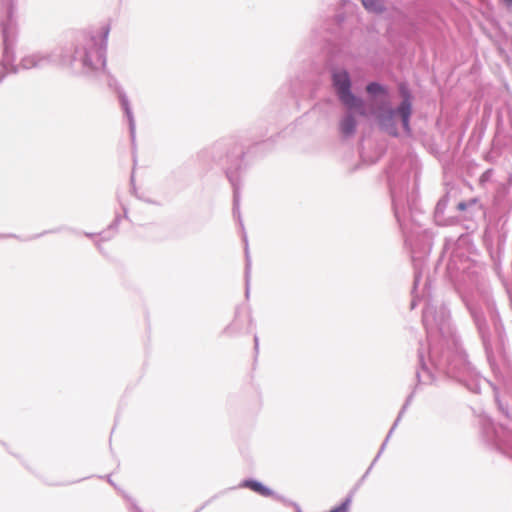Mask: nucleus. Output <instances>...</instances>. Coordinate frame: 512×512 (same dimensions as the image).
<instances>
[{
    "label": "nucleus",
    "instance_id": "nucleus-1",
    "mask_svg": "<svg viewBox=\"0 0 512 512\" xmlns=\"http://www.w3.org/2000/svg\"><path fill=\"white\" fill-rule=\"evenodd\" d=\"M332 80L337 96L343 105L366 117L368 113L363 106V101L351 92V80L348 72L346 70L334 71Z\"/></svg>",
    "mask_w": 512,
    "mask_h": 512
},
{
    "label": "nucleus",
    "instance_id": "nucleus-2",
    "mask_svg": "<svg viewBox=\"0 0 512 512\" xmlns=\"http://www.w3.org/2000/svg\"><path fill=\"white\" fill-rule=\"evenodd\" d=\"M398 114L402 120V125L404 130L407 133H410V116L412 114V104L409 99V96L407 95L405 99L402 101L400 106L396 111L392 109L384 110L376 115V119L378 121V124L380 127L386 131L389 135L397 136V127L395 123V116Z\"/></svg>",
    "mask_w": 512,
    "mask_h": 512
},
{
    "label": "nucleus",
    "instance_id": "nucleus-3",
    "mask_svg": "<svg viewBox=\"0 0 512 512\" xmlns=\"http://www.w3.org/2000/svg\"><path fill=\"white\" fill-rule=\"evenodd\" d=\"M356 128V120L352 115H347L340 123L341 132L344 135H351Z\"/></svg>",
    "mask_w": 512,
    "mask_h": 512
},
{
    "label": "nucleus",
    "instance_id": "nucleus-4",
    "mask_svg": "<svg viewBox=\"0 0 512 512\" xmlns=\"http://www.w3.org/2000/svg\"><path fill=\"white\" fill-rule=\"evenodd\" d=\"M243 486L246 488L251 489L252 491L262 495V496H270L272 494V491L263 486L261 483L253 480L245 481L243 483Z\"/></svg>",
    "mask_w": 512,
    "mask_h": 512
},
{
    "label": "nucleus",
    "instance_id": "nucleus-5",
    "mask_svg": "<svg viewBox=\"0 0 512 512\" xmlns=\"http://www.w3.org/2000/svg\"><path fill=\"white\" fill-rule=\"evenodd\" d=\"M362 4L370 12L378 13L383 10L381 0H362Z\"/></svg>",
    "mask_w": 512,
    "mask_h": 512
},
{
    "label": "nucleus",
    "instance_id": "nucleus-6",
    "mask_svg": "<svg viewBox=\"0 0 512 512\" xmlns=\"http://www.w3.org/2000/svg\"><path fill=\"white\" fill-rule=\"evenodd\" d=\"M366 91L369 93V94H378V93H384V88L379 85L378 83H370L367 85L366 87Z\"/></svg>",
    "mask_w": 512,
    "mask_h": 512
},
{
    "label": "nucleus",
    "instance_id": "nucleus-7",
    "mask_svg": "<svg viewBox=\"0 0 512 512\" xmlns=\"http://www.w3.org/2000/svg\"><path fill=\"white\" fill-rule=\"evenodd\" d=\"M349 503H350V501L346 500L340 506L336 507L335 509L331 510L330 512H348Z\"/></svg>",
    "mask_w": 512,
    "mask_h": 512
},
{
    "label": "nucleus",
    "instance_id": "nucleus-8",
    "mask_svg": "<svg viewBox=\"0 0 512 512\" xmlns=\"http://www.w3.org/2000/svg\"><path fill=\"white\" fill-rule=\"evenodd\" d=\"M83 63L89 67H93L95 65L94 60L89 53H86L83 57Z\"/></svg>",
    "mask_w": 512,
    "mask_h": 512
},
{
    "label": "nucleus",
    "instance_id": "nucleus-9",
    "mask_svg": "<svg viewBox=\"0 0 512 512\" xmlns=\"http://www.w3.org/2000/svg\"><path fill=\"white\" fill-rule=\"evenodd\" d=\"M94 52H95L99 57L101 56L102 51H101V48H100V47H95V48H94Z\"/></svg>",
    "mask_w": 512,
    "mask_h": 512
},
{
    "label": "nucleus",
    "instance_id": "nucleus-10",
    "mask_svg": "<svg viewBox=\"0 0 512 512\" xmlns=\"http://www.w3.org/2000/svg\"><path fill=\"white\" fill-rule=\"evenodd\" d=\"M458 208H459L460 210H464V209H465V204H464V203H460V204L458 205Z\"/></svg>",
    "mask_w": 512,
    "mask_h": 512
},
{
    "label": "nucleus",
    "instance_id": "nucleus-11",
    "mask_svg": "<svg viewBox=\"0 0 512 512\" xmlns=\"http://www.w3.org/2000/svg\"><path fill=\"white\" fill-rule=\"evenodd\" d=\"M503 2H505L507 5H512V0H502Z\"/></svg>",
    "mask_w": 512,
    "mask_h": 512
}]
</instances>
